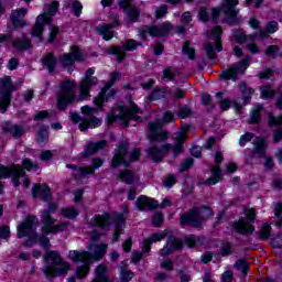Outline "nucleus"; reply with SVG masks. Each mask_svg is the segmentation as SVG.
<instances>
[{"label": "nucleus", "mask_w": 282, "mask_h": 282, "mask_svg": "<svg viewBox=\"0 0 282 282\" xmlns=\"http://www.w3.org/2000/svg\"><path fill=\"white\" fill-rule=\"evenodd\" d=\"M108 246L105 243L101 245H91L89 251H69V259L74 263H84L77 268V278L85 279L89 274V267L93 261H100L102 257L107 253Z\"/></svg>", "instance_id": "f257e3e1"}, {"label": "nucleus", "mask_w": 282, "mask_h": 282, "mask_svg": "<svg viewBox=\"0 0 282 282\" xmlns=\"http://www.w3.org/2000/svg\"><path fill=\"white\" fill-rule=\"evenodd\" d=\"M36 228H39V218H36V216H29L24 221L18 225V239L28 237L25 246L29 248L34 246L37 241L42 248H50V239L45 236H39V234H36Z\"/></svg>", "instance_id": "f03ea898"}, {"label": "nucleus", "mask_w": 282, "mask_h": 282, "mask_svg": "<svg viewBox=\"0 0 282 282\" xmlns=\"http://www.w3.org/2000/svg\"><path fill=\"white\" fill-rule=\"evenodd\" d=\"M127 223V218H124V214H109L105 213L104 215L94 216L89 224L90 226H96L97 228H109L111 224L115 226V235L112 237V241L116 243L120 239V235H122V228H124V224Z\"/></svg>", "instance_id": "7ed1b4c3"}, {"label": "nucleus", "mask_w": 282, "mask_h": 282, "mask_svg": "<svg viewBox=\"0 0 282 282\" xmlns=\"http://www.w3.org/2000/svg\"><path fill=\"white\" fill-rule=\"evenodd\" d=\"M184 142H186V131H182L175 139V143L173 144H163L161 148L150 147L147 151L148 158L152 160V162H162L164 155L170 151H173V156L177 158L180 153L184 152Z\"/></svg>", "instance_id": "20e7f679"}, {"label": "nucleus", "mask_w": 282, "mask_h": 282, "mask_svg": "<svg viewBox=\"0 0 282 282\" xmlns=\"http://www.w3.org/2000/svg\"><path fill=\"white\" fill-rule=\"evenodd\" d=\"M140 113L142 109L138 105L131 102L130 107L117 106L108 113V123L113 124V122L120 120L124 127H129L130 120H140Z\"/></svg>", "instance_id": "39448f33"}, {"label": "nucleus", "mask_w": 282, "mask_h": 282, "mask_svg": "<svg viewBox=\"0 0 282 282\" xmlns=\"http://www.w3.org/2000/svg\"><path fill=\"white\" fill-rule=\"evenodd\" d=\"M82 112L85 115L80 117L77 112H69V118L75 124H78L79 131H87L88 129H96L102 124V119L91 116L96 113V109L89 106L82 107Z\"/></svg>", "instance_id": "423d86ee"}, {"label": "nucleus", "mask_w": 282, "mask_h": 282, "mask_svg": "<svg viewBox=\"0 0 282 282\" xmlns=\"http://www.w3.org/2000/svg\"><path fill=\"white\" fill-rule=\"evenodd\" d=\"M44 259L51 261V264H47L42 269L45 276H61V274H67V272H69V263L63 261V258H61V254L57 251H48L44 256Z\"/></svg>", "instance_id": "0eeeda50"}, {"label": "nucleus", "mask_w": 282, "mask_h": 282, "mask_svg": "<svg viewBox=\"0 0 282 282\" xmlns=\"http://www.w3.org/2000/svg\"><path fill=\"white\" fill-rule=\"evenodd\" d=\"M58 12V1H53L51 4L44 7V13L36 17L35 25L32 28V36L37 39V43L43 42V30L44 25L52 23V17Z\"/></svg>", "instance_id": "6e6552de"}, {"label": "nucleus", "mask_w": 282, "mask_h": 282, "mask_svg": "<svg viewBox=\"0 0 282 282\" xmlns=\"http://www.w3.org/2000/svg\"><path fill=\"white\" fill-rule=\"evenodd\" d=\"M246 218H239L238 221H234L231 225V230L242 235L243 237H250L254 232V219H257V212L254 208L245 210Z\"/></svg>", "instance_id": "1a4fd4ad"}, {"label": "nucleus", "mask_w": 282, "mask_h": 282, "mask_svg": "<svg viewBox=\"0 0 282 282\" xmlns=\"http://www.w3.org/2000/svg\"><path fill=\"white\" fill-rule=\"evenodd\" d=\"M128 151L127 143L119 144L118 149L115 150L111 167L118 169L120 164L129 166V162H138L140 160V150L134 149L130 154Z\"/></svg>", "instance_id": "9d476101"}, {"label": "nucleus", "mask_w": 282, "mask_h": 282, "mask_svg": "<svg viewBox=\"0 0 282 282\" xmlns=\"http://www.w3.org/2000/svg\"><path fill=\"white\" fill-rule=\"evenodd\" d=\"M76 100V83L65 80L61 84V90L57 95V109L65 111L67 105H72Z\"/></svg>", "instance_id": "9b49d317"}, {"label": "nucleus", "mask_w": 282, "mask_h": 282, "mask_svg": "<svg viewBox=\"0 0 282 282\" xmlns=\"http://www.w3.org/2000/svg\"><path fill=\"white\" fill-rule=\"evenodd\" d=\"M12 91H17V86L12 85L10 76L0 79V113H6L10 102H12Z\"/></svg>", "instance_id": "f8f14e48"}, {"label": "nucleus", "mask_w": 282, "mask_h": 282, "mask_svg": "<svg viewBox=\"0 0 282 282\" xmlns=\"http://www.w3.org/2000/svg\"><path fill=\"white\" fill-rule=\"evenodd\" d=\"M122 78V74L120 73H111L110 80L106 84V87L101 89L99 95L94 99V102L97 107L102 109V105L109 100H113V96H116V90L111 89L113 85H116L117 80Z\"/></svg>", "instance_id": "ddd939ff"}, {"label": "nucleus", "mask_w": 282, "mask_h": 282, "mask_svg": "<svg viewBox=\"0 0 282 282\" xmlns=\"http://www.w3.org/2000/svg\"><path fill=\"white\" fill-rule=\"evenodd\" d=\"M175 120V115L173 112L167 111L163 116V120H156L154 122L149 123V129H150V141L151 142H158V140H166V131H162V124L164 122H173Z\"/></svg>", "instance_id": "4468645a"}, {"label": "nucleus", "mask_w": 282, "mask_h": 282, "mask_svg": "<svg viewBox=\"0 0 282 282\" xmlns=\"http://www.w3.org/2000/svg\"><path fill=\"white\" fill-rule=\"evenodd\" d=\"M250 67V57H246L245 59L234 63L227 69L223 70L219 74V77L223 80H234L237 82L239 75H245L246 69Z\"/></svg>", "instance_id": "2eb2a0df"}, {"label": "nucleus", "mask_w": 282, "mask_h": 282, "mask_svg": "<svg viewBox=\"0 0 282 282\" xmlns=\"http://www.w3.org/2000/svg\"><path fill=\"white\" fill-rule=\"evenodd\" d=\"M8 177H12L13 186H21V177H25V172L21 170L20 166H14L13 170L8 169V166L0 165V180H8ZM3 193V184L0 181V194Z\"/></svg>", "instance_id": "dca6fc26"}, {"label": "nucleus", "mask_w": 282, "mask_h": 282, "mask_svg": "<svg viewBox=\"0 0 282 282\" xmlns=\"http://www.w3.org/2000/svg\"><path fill=\"white\" fill-rule=\"evenodd\" d=\"M41 221L43 224L42 230L43 232H45V235H52L54 232H63V230L67 228L66 223L55 225L56 220L52 217V215L47 210L42 212Z\"/></svg>", "instance_id": "f3484780"}, {"label": "nucleus", "mask_w": 282, "mask_h": 282, "mask_svg": "<svg viewBox=\"0 0 282 282\" xmlns=\"http://www.w3.org/2000/svg\"><path fill=\"white\" fill-rule=\"evenodd\" d=\"M204 210H208V207L191 209L187 214L181 216V225L197 228L204 221Z\"/></svg>", "instance_id": "a211bd4d"}, {"label": "nucleus", "mask_w": 282, "mask_h": 282, "mask_svg": "<svg viewBox=\"0 0 282 282\" xmlns=\"http://www.w3.org/2000/svg\"><path fill=\"white\" fill-rule=\"evenodd\" d=\"M94 68H88L86 70L85 78L80 82L79 94L82 100H87V98H89L91 87H96V85H98V78L94 77Z\"/></svg>", "instance_id": "6ab92c4d"}, {"label": "nucleus", "mask_w": 282, "mask_h": 282, "mask_svg": "<svg viewBox=\"0 0 282 282\" xmlns=\"http://www.w3.org/2000/svg\"><path fill=\"white\" fill-rule=\"evenodd\" d=\"M137 47L138 42H135V40H128L122 46L110 47L108 53L117 56L118 63H122V61H124V56H127V52H133V50H137Z\"/></svg>", "instance_id": "aec40b11"}, {"label": "nucleus", "mask_w": 282, "mask_h": 282, "mask_svg": "<svg viewBox=\"0 0 282 282\" xmlns=\"http://www.w3.org/2000/svg\"><path fill=\"white\" fill-rule=\"evenodd\" d=\"M104 161L101 159H94L93 160V167H76L74 165H66L67 169L73 170V175L76 177V180H80L85 177L86 175H94L96 171L94 169H100L102 166Z\"/></svg>", "instance_id": "412c9836"}, {"label": "nucleus", "mask_w": 282, "mask_h": 282, "mask_svg": "<svg viewBox=\"0 0 282 282\" xmlns=\"http://www.w3.org/2000/svg\"><path fill=\"white\" fill-rule=\"evenodd\" d=\"M173 30V24L166 21L159 25L144 26L142 29L143 34H149L150 36H169V33Z\"/></svg>", "instance_id": "4be33fe9"}, {"label": "nucleus", "mask_w": 282, "mask_h": 282, "mask_svg": "<svg viewBox=\"0 0 282 282\" xmlns=\"http://www.w3.org/2000/svg\"><path fill=\"white\" fill-rule=\"evenodd\" d=\"M239 4V0H224L223 1V6H221V10L226 15V21L227 23H229L230 25H232V23L237 22V6Z\"/></svg>", "instance_id": "5701e85b"}, {"label": "nucleus", "mask_w": 282, "mask_h": 282, "mask_svg": "<svg viewBox=\"0 0 282 282\" xmlns=\"http://www.w3.org/2000/svg\"><path fill=\"white\" fill-rule=\"evenodd\" d=\"M59 61L63 67H73L75 62L80 63L83 61V53L78 46H73L68 54L61 56Z\"/></svg>", "instance_id": "b1692460"}, {"label": "nucleus", "mask_w": 282, "mask_h": 282, "mask_svg": "<svg viewBox=\"0 0 282 282\" xmlns=\"http://www.w3.org/2000/svg\"><path fill=\"white\" fill-rule=\"evenodd\" d=\"M32 195L34 198L42 199V202H52V189L47 185L35 184Z\"/></svg>", "instance_id": "393cba45"}, {"label": "nucleus", "mask_w": 282, "mask_h": 282, "mask_svg": "<svg viewBox=\"0 0 282 282\" xmlns=\"http://www.w3.org/2000/svg\"><path fill=\"white\" fill-rule=\"evenodd\" d=\"M120 25V22L118 19H115V21L110 24H100L96 28L97 34H100L105 41H111L113 39V28H118Z\"/></svg>", "instance_id": "a878e982"}, {"label": "nucleus", "mask_w": 282, "mask_h": 282, "mask_svg": "<svg viewBox=\"0 0 282 282\" xmlns=\"http://www.w3.org/2000/svg\"><path fill=\"white\" fill-rule=\"evenodd\" d=\"M184 242L180 240V238L170 237L166 241L164 248L161 249L160 256L161 257H169L173 250H182Z\"/></svg>", "instance_id": "bb28decb"}, {"label": "nucleus", "mask_w": 282, "mask_h": 282, "mask_svg": "<svg viewBox=\"0 0 282 282\" xmlns=\"http://www.w3.org/2000/svg\"><path fill=\"white\" fill-rule=\"evenodd\" d=\"M138 210H154L158 208V200L147 196H140L135 202Z\"/></svg>", "instance_id": "cd10ccee"}, {"label": "nucleus", "mask_w": 282, "mask_h": 282, "mask_svg": "<svg viewBox=\"0 0 282 282\" xmlns=\"http://www.w3.org/2000/svg\"><path fill=\"white\" fill-rule=\"evenodd\" d=\"M119 8H124V12L129 19V21H132V23H135L138 19L140 18V11L138 9L131 7V2L129 0H123L119 3Z\"/></svg>", "instance_id": "c85d7f7f"}, {"label": "nucleus", "mask_w": 282, "mask_h": 282, "mask_svg": "<svg viewBox=\"0 0 282 282\" xmlns=\"http://www.w3.org/2000/svg\"><path fill=\"white\" fill-rule=\"evenodd\" d=\"M106 147V140H101L99 142H89L84 151V158H91V155H95L98 153V151H101V149H105Z\"/></svg>", "instance_id": "c756f323"}, {"label": "nucleus", "mask_w": 282, "mask_h": 282, "mask_svg": "<svg viewBox=\"0 0 282 282\" xmlns=\"http://www.w3.org/2000/svg\"><path fill=\"white\" fill-rule=\"evenodd\" d=\"M12 45L17 50V52H28L32 47V41L25 37L23 34L21 37H15L12 40Z\"/></svg>", "instance_id": "7c9ffc66"}, {"label": "nucleus", "mask_w": 282, "mask_h": 282, "mask_svg": "<svg viewBox=\"0 0 282 282\" xmlns=\"http://www.w3.org/2000/svg\"><path fill=\"white\" fill-rule=\"evenodd\" d=\"M26 12L28 10L21 8L11 13L10 19L14 28H23L25 25V21H23V19Z\"/></svg>", "instance_id": "2f4dec72"}, {"label": "nucleus", "mask_w": 282, "mask_h": 282, "mask_svg": "<svg viewBox=\"0 0 282 282\" xmlns=\"http://www.w3.org/2000/svg\"><path fill=\"white\" fill-rule=\"evenodd\" d=\"M221 26H215L209 34V39L214 41L216 52H221L224 46H221V34H223Z\"/></svg>", "instance_id": "473e14b6"}, {"label": "nucleus", "mask_w": 282, "mask_h": 282, "mask_svg": "<svg viewBox=\"0 0 282 282\" xmlns=\"http://www.w3.org/2000/svg\"><path fill=\"white\" fill-rule=\"evenodd\" d=\"M3 130L6 131V133H10L12 138H21V135L25 133L23 126L12 124V123H6L3 126Z\"/></svg>", "instance_id": "72a5a7b5"}, {"label": "nucleus", "mask_w": 282, "mask_h": 282, "mask_svg": "<svg viewBox=\"0 0 282 282\" xmlns=\"http://www.w3.org/2000/svg\"><path fill=\"white\" fill-rule=\"evenodd\" d=\"M164 239V234H153L143 241L142 252H151V246Z\"/></svg>", "instance_id": "f704fd0d"}, {"label": "nucleus", "mask_w": 282, "mask_h": 282, "mask_svg": "<svg viewBox=\"0 0 282 282\" xmlns=\"http://www.w3.org/2000/svg\"><path fill=\"white\" fill-rule=\"evenodd\" d=\"M204 241H206V238L202 236L191 235L185 237V243L188 246V248H197V246H204Z\"/></svg>", "instance_id": "c9c22d12"}, {"label": "nucleus", "mask_w": 282, "mask_h": 282, "mask_svg": "<svg viewBox=\"0 0 282 282\" xmlns=\"http://www.w3.org/2000/svg\"><path fill=\"white\" fill-rule=\"evenodd\" d=\"M48 127H42L37 134H36V142L40 144V147H45L47 142L50 141V132H47Z\"/></svg>", "instance_id": "e433bc0d"}, {"label": "nucleus", "mask_w": 282, "mask_h": 282, "mask_svg": "<svg viewBox=\"0 0 282 282\" xmlns=\"http://www.w3.org/2000/svg\"><path fill=\"white\" fill-rule=\"evenodd\" d=\"M14 166H19L21 169V171H23V173H25V171H39V164L32 162V160H30V159H24L22 161V166L21 165H13L12 167H8V169L10 171H14Z\"/></svg>", "instance_id": "4c0bfd02"}, {"label": "nucleus", "mask_w": 282, "mask_h": 282, "mask_svg": "<svg viewBox=\"0 0 282 282\" xmlns=\"http://www.w3.org/2000/svg\"><path fill=\"white\" fill-rule=\"evenodd\" d=\"M91 282H109V278H107V267H105V264L97 267L95 279Z\"/></svg>", "instance_id": "58836bf2"}, {"label": "nucleus", "mask_w": 282, "mask_h": 282, "mask_svg": "<svg viewBox=\"0 0 282 282\" xmlns=\"http://www.w3.org/2000/svg\"><path fill=\"white\" fill-rule=\"evenodd\" d=\"M43 65L48 69L50 74H54L56 69V57H54V54L48 53L43 59Z\"/></svg>", "instance_id": "ea45409f"}, {"label": "nucleus", "mask_w": 282, "mask_h": 282, "mask_svg": "<svg viewBox=\"0 0 282 282\" xmlns=\"http://www.w3.org/2000/svg\"><path fill=\"white\" fill-rule=\"evenodd\" d=\"M253 144L256 147L253 153H257L259 158H265V141L262 138L257 137Z\"/></svg>", "instance_id": "a19ab883"}, {"label": "nucleus", "mask_w": 282, "mask_h": 282, "mask_svg": "<svg viewBox=\"0 0 282 282\" xmlns=\"http://www.w3.org/2000/svg\"><path fill=\"white\" fill-rule=\"evenodd\" d=\"M212 175L213 177L207 178L203 184H206L207 186H215V184L221 180V170L218 165L212 169Z\"/></svg>", "instance_id": "79ce46f5"}, {"label": "nucleus", "mask_w": 282, "mask_h": 282, "mask_svg": "<svg viewBox=\"0 0 282 282\" xmlns=\"http://www.w3.org/2000/svg\"><path fill=\"white\" fill-rule=\"evenodd\" d=\"M119 180L126 184H133V182H138V176L133 172L124 170L119 174Z\"/></svg>", "instance_id": "37998d69"}, {"label": "nucleus", "mask_w": 282, "mask_h": 282, "mask_svg": "<svg viewBox=\"0 0 282 282\" xmlns=\"http://www.w3.org/2000/svg\"><path fill=\"white\" fill-rule=\"evenodd\" d=\"M265 55L269 58H282V51L279 45H270L265 50Z\"/></svg>", "instance_id": "c03bdc74"}, {"label": "nucleus", "mask_w": 282, "mask_h": 282, "mask_svg": "<svg viewBox=\"0 0 282 282\" xmlns=\"http://www.w3.org/2000/svg\"><path fill=\"white\" fill-rule=\"evenodd\" d=\"M276 90L272 85H264L261 87V97L263 100H270V98H274Z\"/></svg>", "instance_id": "a18cd8bd"}, {"label": "nucleus", "mask_w": 282, "mask_h": 282, "mask_svg": "<svg viewBox=\"0 0 282 282\" xmlns=\"http://www.w3.org/2000/svg\"><path fill=\"white\" fill-rule=\"evenodd\" d=\"M238 87L242 91L245 105H248V102H250L251 96L254 94V89L246 87V84H243V82H240Z\"/></svg>", "instance_id": "49530a36"}, {"label": "nucleus", "mask_w": 282, "mask_h": 282, "mask_svg": "<svg viewBox=\"0 0 282 282\" xmlns=\"http://www.w3.org/2000/svg\"><path fill=\"white\" fill-rule=\"evenodd\" d=\"M219 105H220V109L223 111H228V109H230V105H232V107H235L236 111H240V109H241V104H239L237 101L230 102V100H228V99H221L219 101Z\"/></svg>", "instance_id": "de8ad7c7"}, {"label": "nucleus", "mask_w": 282, "mask_h": 282, "mask_svg": "<svg viewBox=\"0 0 282 282\" xmlns=\"http://www.w3.org/2000/svg\"><path fill=\"white\" fill-rule=\"evenodd\" d=\"M234 268H236V270L242 272V275L246 276V274H248V270L250 268V264L248 263L247 260H238L234 264Z\"/></svg>", "instance_id": "09e8293b"}, {"label": "nucleus", "mask_w": 282, "mask_h": 282, "mask_svg": "<svg viewBox=\"0 0 282 282\" xmlns=\"http://www.w3.org/2000/svg\"><path fill=\"white\" fill-rule=\"evenodd\" d=\"M261 111H263L262 105H258L251 110V112H250L251 122H254V123L260 122Z\"/></svg>", "instance_id": "8fccbe9b"}, {"label": "nucleus", "mask_w": 282, "mask_h": 282, "mask_svg": "<svg viewBox=\"0 0 282 282\" xmlns=\"http://www.w3.org/2000/svg\"><path fill=\"white\" fill-rule=\"evenodd\" d=\"M69 7L73 8V12H74L75 17H80V14L83 12V3H80V1H78V0L68 1L67 8H69Z\"/></svg>", "instance_id": "3c124183"}, {"label": "nucleus", "mask_w": 282, "mask_h": 282, "mask_svg": "<svg viewBox=\"0 0 282 282\" xmlns=\"http://www.w3.org/2000/svg\"><path fill=\"white\" fill-rule=\"evenodd\" d=\"M62 215L66 219H76L78 217V210L74 207H65L62 209Z\"/></svg>", "instance_id": "603ef678"}, {"label": "nucleus", "mask_w": 282, "mask_h": 282, "mask_svg": "<svg viewBox=\"0 0 282 282\" xmlns=\"http://www.w3.org/2000/svg\"><path fill=\"white\" fill-rule=\"evenodd\" d=\"M270 235H272V227L269 224H263L259 231L260 239H270Z\"/></svg>", "instance_id": "864d4df0"}, {"label": "nucleus", "mask_w": 282, "mask_h": 282, "mask_svg": "<svg viewBox=\"0 0 282 282\" xmlns=\"http://www.w3.org/2000/svg\"><path fill=\"white\" fill-rule=\"evenodd\" d=\"M282 203H276L274 208V216H275V226L276 228H281L282 226Z\"/></svg>", "instance_id": "5fc2aeb1"}, {"label": "nucleus", "mask_w": 282, "mask_h": 282, "mask_svg": "<svg viewBox=\"0 0 282 282\" xmlns=\"http://www.w3.org/2000/svg\"><path fill=\"white\" fill-rule=\"evenodd\" d=\"M183 54H186L191 61L195 59V48L191 46V42L186 41L183 44Z\"/></svg>", "instance_id": "6e6d98bb"}, {"label": "nucleus", "mask_w": 282, "mask_h": 282, "mask_svg": "<svg viewBox=\"0 0 282 282\" xmlns=\"http://www.w3.org/2000/svg\"><path fill=\"white\" fill-rule=\"evenodd\" d=\"M193 116V110L187 105L181 106L178 108V118H191Z\"/></svg>", "instance_id": "4d7b16f0"}, {"label": "nucleus", "mask_w": 282, "mask_h": 282, "mask_svg": "<svg viewBox=\"0 0 282 282\" xmlns=\"http://www.w3.org/2000/svg\"><path fill=\"white\" fill-rule=\"evenodd\" d=\"M234 39L237 43H246V41H254V36L249 35L247 36L246 34L241 33V32H236L234 34Z\"/></svg>", "instance_id": "13d9d810"}, {"label": "nucleus", "mask_w": 282, "mask_h": 282, "mask_svg": "<svg viewBox=\"0 0 282 282\" xmlns=\"http://www.w3.org/2000/svg\"><path fill=\"white\" fill-rule=\"evenodd\" d=\"M166 14H169V7L166 4H162L161 7L156 8L155 10L156 19H164Z\"/></svg>", "instance_id": "bf43d9fd"}, {"label": "nucleus", "mask_w": 282, "mask_h": 282, "mask_svg": "<svg viewBox=\"0 0 282 282\" xmlns=\"http://www.w3.org/2000/svg\"><path fill=\"white\" fill-rule=\"evenodd\" d=\"M133 276H135V274L130 270H123L120 274L121 282H129Z\"/></svg>", "instance_id": "052dcab7"}, {"label": "nucleus", "mask_w": 282, "mask_h": 282, "mask_svg": "<svg viewBox=\"0 0 282 282\" xmlns=\"http://www.w3.org/2000/svg\"><path fill=\"white\" fill-rule=\"evenodd\" d=\"M265 30L268 34H274L279 30V22L276 21H271L265 24Z\"/></svg>", "instance_id": "680f3d73"}, {"label": "nucleus", "mask_w": 282, "mask_h": 282, "mask_svg": "<svg viewBox=\"0 0 282 282\" xmlns=\"http://www.w3.org/2000/svg\"><path fill=\"white\" fill-rule=\"evenodd\" d=\"M165 93L162 89H155L150 94V100H162L164 98Z\"/></svg>", "instance_id": "e2e57ef3"}, {"label": "nucleus", "mask_w": 282, "mask_h": 282, "mask_svg": "<svg viewBox=\"0 0 282 282\" xmlns=\"http://www.w3.org/2000/svg\"><path fill=\"white\" fill-rule=\"evenodd\" d=\"M152 224L155 228H160L164 224V215L162 214H155Z\"/></svg>", "instance_id": "0e129e2a"}, {"label": "nucleus", "mask_w": 282, "mask_h": 282, "mask_svg": "<svg viewBox=\"0 0 282 282\" xmlns=\"http://www.w3.org/2000/svg\"><path fill=\"white\" fill-rule=\"evenodd\" d=\"M205 52H206L207 57L210 61H215V48L213 47L212 43H206L205 44Z\"/></svg>", "instance_id": "69168bd1"}, {"label": "nucleus", "mask_w": 282, "mask_h": 282, "mask_svg": "<svg viewBox=\"0 0 282 282\" xmlns=\"http://www.w3.org/2000/svg\"><path fill=\"white\" fill-rule=\"evenodd\" d=\"M252 138H254V134L250 133V132H247V133H245L243 135L240 137L239 144L241 147H246V144H248V142H250V140H252Z\"/></svg>", "instance_id": "338daca9"}, {"label": "nucleus", "mask_w": 282, "mask_h": 282, "mask_svg": "<svg viewBox=\"0 0 282 282\" xmlns=\"http://www.w3.org/2000/svg\"><path fill=\"white\" fill-rule=\"evenodd\" d=\"M269 124L270 127H274L276 124H282V116L274 117L272 115L269 116Z\"/></svg>", "instance_id": "774afa93"}]
</instances>
